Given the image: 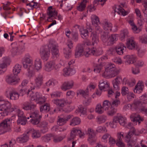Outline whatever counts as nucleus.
I'll return each mask as SVG.
<instances>
[{"label":"nucleus","instance_id":"obj_1","mask_svg":"<svg viewBox=\"0 0 147 147\" xmlns=\"http://www.w3.org/2000/svg\"><path fill=\"white\" fill-rule=\"evenodd\" d=\"M58 44L53 39H50L48 47L47 46H42L40 49L39 53L41 58L44 60H47L50 55V50L54 58L55 57H58L59 56V51Z\"/></svg>","mask_w":147,"mask_h":147},{"label":"nucleus","instance_id":"obj_2","mask_svg":"<svg viewBox=\"0 0 147 147\" xmlns=\"http://www.w3.org/2000/svg\"><path fill=\"white\" fill-rule=\"evenodd\" d=\"M132 125V124L131 123L128 124V127L130 129L125 138V141L127 143V145L128 147H132L135 145L137 139L136 136H139L140 134L142 133V131H139L133 127L131 128Z\"/></svg>","mask_w":147,"mask_h":147},{"label":"nucleus","instance_id":"obj_3","mask_svg":"<svg viewBox=\"0 0 147 147\" xmlns=\"http://www.w3.org/2000/svg\"><path fill=\"white\" fill-rule=\"evenodd\" d=\"M15 105L12 106L11 103L7 101L3 104L0 105V110L3 112L0 113V119H2L3 116L9 115L11 112L13 111V108L16 109L14 107Z\"/></svg>","mask_w":147,"mask_h":147},{"label":"nucleus","instance_id":"obj_4","mask_svg":"<svg viewBox=\"0 0 147 147\" xmlns=\"http://www.w3.org/2000/svg\"><path fill=\"white\" fill-rule=\"evenodd\" d=\"M144 105H147V102H143L140 100H137L134 101L131 106V109L133 108L136 110L139 109L141 112L147 115V108Z\"/></svg>","mask_w":147,"mask_h":147},{"label":"nucleus","instance_id":"obj_5","mask_svg":"<svg viewBox=\"0 0 147 147\" xmlns=\"http://www.w3.org/2000/svg\"><path fill=\"white\" fill-rule=\"evenodd\" d=\"M5 95L7 98L13 100L18 99L19 96L18 93L14 88L11 87L8 88L6 89Z\"/></svg>","mask_w":147,"mask_h":147},{"label":"nucleus","instance_id":"obj_6","mask_svg":"<svg viewBox=\"0 0 147 147\" xmlns=\"http://www.w3.org/2000/svg\"><path fill=\"white\" fill-rule=\"evenodd\" d=\"M10 119H7L3 120L0 123V135L11 130V129L10 126Z\"/></svg>","mask_w":147,"mask_h":147},{"label":"nucleus","instance_id":"obj_7","mask_svg":"<svg viewBox=\"0 0 147 147\" xmlns=\"http://www.w3.org/2000/svg\"><path fill=\"white\" fill-rule=\"evenodd\" d=\"M19 80L20 79L18 78L17 76L13 74L8 75L5 78L6 82L11 85L17 84L19 82Z\"/></svg>","mask_w":147,"mask_h":147},{"label":"nucleus","instance_id":"obj_8","mask_svg":"<svg viewBox=\"0 0 147 147\" xmlns=\"http://www.w3.org/2000/svg\"><path fill=\"white\" fill-rule=\"evenodd\" d=\"M38 111H35L30 114V117L31 118L30 122L33 125L38 124L40 121L41 116L38 114Z\"/></svg>","mask_w":147,"mask_h":147},{"label":"nucleus","instance_id":"obj_9","mask_svg":"<svg viewBox=\"0 0 147 147\" xmlns=\"http://www.w3.org/2000/svg\"><path fill=\"white\" fill-rule=\"evenodd\" d=\"M12 49L11 51L12 54L14 55H18L22 52V51L24 49V47H22L16 42L11 44Z\"/></svg>","mask_w":147,"mask_h":147},{"label":"nucleus","instance_id":"obj_10","mask_svg":"<svg viewBox=\"0 0 147 147\" xmlns=\"http://www.w3.org/2000/svg\"><path fill=\"white\" fill-rule=\"evenodd\" d=\"M35 82V86L31 87V90L34 89L35 87L37 88H40L42 85L43 84V77L42 75L39 74L34 79Z\"/></svg>","mask_w":147,"mask_h":147},{"label":"nucleus","instance_id":"obj_11","mask_svg":"<svg viewBox=\"0 0 147 147\" xmlns=\"http://www.w3.org/2000/svg\"><path fill=\"white\" fill-rule=\"evenodd\" d=\"M67 47L64 48L63 52L65 57L68 59L71 57V49L73 48V43L71 42H69L67 44Z\"/></svg>","mask_w":147,"mask_h":147},{"label":"nucleus","instance_id":"obj_12","mask_svg":"<svg viewBox=\"0 0 147 147\" xmlns=\"http://www.w3.org/2000/svg\"><path fill=\"white\" fill-rule=\"evenodd\" d=\"M52 9V7L49 6L48 8L47 13L49 16V17L47 18V20L49 21H51L53 20V19H56V17L57 15V12L55 10H51Z\"/></svg>","mask_w":147,"mask_h":147},{"label":"nucleus","instance_id":"obj_13","mask_svg":"<svg viewBox=\"0 0 147 147\" xmlns=\"http://www.w3.org/2000/svg\"><path fill=\"white\" fill-rule=\"evenodd\" d=\"M31 99L34 100L38 101L39 104H42L45 102L44 98L42 97V96L39 93L36 92L33 96L30 95Z\"/></svg>","mask_w":147,"mask_h":147},{"label":"nucleus","instance_id":"obj_14","mask_svg":"<svg viewBox=\"0 0 147 147\" xmlns=\"http://www.w3.org/2000/svg\"><path fill=\"white\" fill-rule=\"evenodd\" d=\"M114 120L116 122L119 123L122 126L124 125L126 123V119L121 115L117 114L114 116Z\"/></svg>","mask_w":147,"mask_h":147},{"label":"nucleus","instance_id":"obj_15","mask_svg":"<svg viewBox=\"0 0 147 147\" xmlns=\"http://www.w3.org/2000/svg\"><path fill=\"white\" fill-rule=\"evenodd\" d=\"M84 49L83 45L78 44L77 46L75 53V56L76 58L81 56L83 55Z\"/></svg>","mask_w":147,"mask_h":147},{"label":"nucleus","instance_id":"obj_16","mask_svg":"<svg viewBox=\"0 0 147 147\" xmlns=\"http://www.w3.org/2000/svg\"><path fill=\"white\" fill-rule=\"evenodd\" d=\"M136 56L135 55H127L124 57L125 63L128 64L134 63L136 61Z\"/></svg>","mask_w":147,"mask_h":147},{"label":"nucleus","instance_id":"obj_17","mask_svg":"<svg viewBox=\"0 0 147 147\" xmlns=\"http://www.w3.org/2000/svg\"><path fill=\"white\" fill-rule=\"evenodd\" d=\"M36 106V105L30 103L28 102H26L22 104V108L25 110H32L34 109Z\"/></svg>","mask_w":147,"mask_h":147},{"label":"nucleus","instance_id":"obj_18","mask_svg":"<svg viewBox=\"0 0 147 147\" xmlns=\"http://www.w3.org/2000/svg\"><path fill=\"white\" fill-rule=\"evenodd\" d=\"M127 48L130 49H138V45L135 44V42L132 38H128L127 39Z\"/></svg>","mask_w":147,"mask_h":147},{"label":"nucleus","instance_id":"obj_19","mask_svg":"<svg viewBox=\"0 0 147 147\" xmlns=\"http://www.w3.org/2000/svg\"><path fill=\"white\" fill-rule=\"evenodd\" d=\"M92 44L91 45L94 47H96L99 42V40L98 36L97 35L96 32H93L91 33Z\"/></svg>","mask_w":147,"mask_h":147},{"label":"nucleus","instance_id":"obj_20","mask_svg":"<svg viewBox=\"0 0 147 147\" xmlns=\"http://www.w3.org/2000/svg\"><path fill=\"white\" fill-rule=\"evenodd\" d=\"M28 134H32V137L33 138H38L40 137V134L38 130H35L33 128H30L28 129L27 132Z\"/></svg>","mask_w":147,"mask_h":147},{"label":"nucleus","instance_id":"obj_21","mask_svg":"<svg viewBox=\"0 0 147 147\" xmlns=\"http://www.w3.org/2000/svg\"><path fill=\"white\" fill-rule=\"evenodd\" d=\"M10 62V59L9 57H4L0 62V68L3 69L6 67L7 65L9 64Z\"/></svg>","mask_w":147,"mask_h":147},{"label":"nucleus","instance_id":"obj_22","mask_svg":"<svg viewBox=\"0 0 147 147\" xmlns=\"http://www.w3.org/2000/svg\"><path fill=\"white\" fill-rule=\"evenodd\" d=\"M56 65L54 61H51L47 63L44 67L45 69L48 72L50 71L55 68Z\"/></svg>","mask_w":147,"mask_h":147},{"label":"nucleus","instance_id":"obj_23","mask_svg":"<svg viewBox=\"0 0 147 147\" xmlns=\"http://www.w3.org/2000/svg\"><path fill=\"white\" fill-rule=\"evenodd\" d=\"M130 117L133 122H138L139 124L143 120V119L140 117L139 115L137 114L136 113L132 114L130 116Z\"/></svg>","mask_w":147,"mask_h":147},{"label":"nucleus","instance_id":"obj_24","mask_svg":"<svg viewBox=\"0 0 147 147\" xmlns=\"http://www.w3.org/2000/svg\"><path fill=\"white\" fill-rule=\"evenodd\" d=\"M72 117V115H69L63 118H60L57 121V124L60 126L63 125Z\"/></svg>","mask_w":147,"mask_h":147},{"label":"nucleus","instance_id":"obj_25","mask_svg":"<svg viewBox=\"0 0 147 147\" xmlns=\"http://www.w3.org/2000/svg\"><path fill=\"white\" fill-rule=\"evenodd\" d=\"M122 79L120 77L117 76V77L112 81V84L114 89L116 90L119 89V85Z\"/></svg>","mask_w":147,"mask_h":147},{"label":"nucleus","instance_id":"obj_26","mask_svg":"<svg viewBox=\"0 0 147 147\" xmlns=\"http://www.w3.org/2000/svg\"><path fill=\"white\" fill-rule=\"evenodd\" d=\"M109 84L108 83L107 81L104 80H101L99 82L98 85L99 89L100 90L107 89L109 87Z\"/></svg>","mask_w":147,"mask_h":147},{"label":"nucleus","instance_id":"obj_27","mask_svg":"<svg viewBox=\"0 0 147 147\" xmlns=\"http://www.w3.org/2000/svg\"><path fill=\"white\" fill-rule=\"evenodd\" d=\"M26 66L24 67L25 68L27 69L28 71V75L29 77H32L34 74V68H33L32 65L28 64V63H26Z\"/></svg>","mask_w":147,"mask_h":147},{"label":"nucleus","instance_id":"obj_28","mask_svg":"<svg viewBox=\"0 0 147 147\" xmlns=\"http://www.w3.org/2000/svg\"><path fill=\"white\" fill-rule=\"evenodd\" d=\"M74 85V82L72 80L65 82L62 85V89L65 91L71 88Z\"/></svg>","mask_w":147,"mask_h":147},{"label":"nucleus","instance_id":"obj_29","mask_svg":"<svg viewBox=\"0 0 147 147\" xmlns=\"http://www.w3.org/2000/svg\"><path fill=\"white\" fill-rule=\"evenodd\" d=\"M116 36L117 35L115 34H112L110 36H109L107 45H111L115 42L117 40Z\"/></svg>","mask_w":147,"mask_h":147},{"label":"nucleus","instance_id":"obj_30","mask_svg":"<svg viewBox=\"0 0 147 147\" xmlns=\"http://www.w3.org/2000/svg\"><path fill=\"white\" fill-rule=\"evenodd\" d=\"M124 48H126L124 45L122 43H120L115 48V52L117 54L122 55L123 53Z\"/></svg>","mask_w":147,"mask_h":147},{"label":"nucleus","instance_id":"obj_31","mask_svg":"<svg viewBox=\"0 0 147 147\" xmlns=\"http://www.w3.org/2000/svg\"><path fill=\"white\" fill-rule=\"evenodd\" d=\"M143 88V83L139 81L137 85L135 86V88L134 90V92L135 93L139 94L142 90Z\"/></svg>","mask_w":147,"mask_h":147},{"label":"nucleus","instance_id":"obj_32","mask_svg":"<svg viewBox=\"0 0 147 147\" xmlns=\"http://www.w3.org/2000/svg\"><path fill=\"white\" fill-rule=\"evenodd\" d=\"M91 53L94 55L99 56L102 54V51L101 49H96V47H93L91 49Z\"/></svg>","mask_w":147,"mask_h":147},{"label":"nucleus","instance_id":"obj_33","mask_svg":"<svg viewBox=\"0 0 147 147\" xmlns=\"http://www.w3.org/2000/svg\"><path fill=\"white\" fill-rule=\"evenodd\" d=\"M52 102L57 106L61 107H64L66 102L64 99L53 100H52Z\"/></svg>","mask_w":147,"mask_h":147},{"label":"nucleus","instance_id":"obj_34","mask_svg":"<svg viewBox=\"0 0 147 147\" xmlns=\"http://www.w3.org/2000/svg\"><path fill=\"white\" fill-rule=\"evenodd\" d=\"M115 12H117L119 14H121L123 16H125L128 14V12L126 11L120 5H118L116 7Z\"/></svg>","mask_w":147,"mask_h":147},{"label":"nucleus","instance_id":"obj_35","mask_svg":"<svg viewBox=\"0 0 147 147\" xmlns=\"http://www.w3.org/2000/svg\"><path fill=\"white\" fill-rule=\"evenodd\" d=\"M115 66L114 64H110L107 65L105 68L104 75L105 76L115 69Z\"/></svg>","mask_w":147,"mask_h":147},{"label":"nucleus","instance_id":"obj_36","mask_svg":"<svg viewBox=\"0 0 147 147\" xmlns=\"http://www.w3.org/2000/svg\"><path fill=\"white\" fill-rule=\"evenodd\" d=\"M50 110V105L48 103H45L40 107V111L41 112H48Z\"/></svg>","mask_w":147,"mask_h":147},{"label":"nucleus","instance_id":"obj_37","mask_svg":"<svg viewBox=\"0 0 147 147\" xmlns=\"http://www.w3.org/2000/svg\"><path fill=\"white\" fill-rule=\"evenodd\" d=\"M63 73L65 76H71L74 74L75 71L74 69L67 67L63 69Z\"/></svg>","mask_w":147,"mask_h":147},{"label":"nucleus","instance_id":"obj_38","mask_svg":"<svg viewBox=\"0 0 147 147\" xmlns=\"http://www.w3.org/2000/svg\"><path fill=\"white\" fill-rule=\"evenodd\" d=\"M102 26L105 30L110 31L112 30V24L106 21H104L102 24Z\"/></svg>","mask_w":147,"mask_h":147},{"label":"nucleus","instance_id":"obj_39","mask_svg":"<svg viewBox=\"0 0 147 147\" xmlns=\"http://www.w3.org/2000/svg\"><path fill=\"white\" fill-rule=\"evenodd\" d=\"M109 32H104L102 34L101 38L103 42L107 44L108 42L109 36Z\"/></svg>","mask_w":147,"mask_h":147},{"label":"nucleus","instance_id":"obj_40","mask_svg":"<svg viewBox=\"0 0 147 147\" xmlns=\"http://www.w3.org/2000/svg\"><path fill=\"white\" fill-rule=\"evenodd\" d=\"M78 129L75 128H73L70 133V136L68 138V140H71L74 139L76 136L78 135Z\"/></svg>","mask_w":147,"mask_h":147},{"label":"nucleus","instance_id":"obj_41","mask_svg":"<svg viewBox=\"0 0 147 147\" xmlns=\"http://www.w3.org/2000/svg\"><path fill=\"white\" fill-rule=\"evenodd\" d=\"M47 123L45 121H43L41 122L38 126L40 127L43 128L44 129H41L40 130L41 132L44 134L48 131V128L47 127Z\"/></svg>","mask_w":147,"mask_h":147},{"label":"nucleus","instance_id":"obj_42","mask_svg":"<svg viewBox=\"0 0 147 147\" xmlns=\"http://www.w3.org/2000/svg\"><path fill=\"white\" fill-rule=\"evenodd\" d=\"M29 139V135L24 134L21 137L18 138L17 140L19 143H23L26 142Z\"/></svg>","mask_w":147,"mask_h":147},{"label":"nucleus","instance_id":"obj_43","mask_svg":"<svg viewBox=\"0 0 147 147\" xmlns=\"http://www.w3.org/2000/svg\"><path fill=\"white\" fill-rule=\"evenodd\" d=\"M34 69L38 70L42 68V63L41 60L39 59H36L34 64Z\"/></svg>","mask_w":147,"mask_h":147},{"label":"nucleus","instance_id":"obj_44","mask_svg":"<svg viewBox=\"0 0 147 147\" xmlns=\"http://www.w3.org/2000/svg\"><path fill=\"white\" fill-rule=\"evenodd\" d=\"M53 137V135L51 133L45 135L41 138L42 140L45 142H48L51 140V138Z\"/></svg>","mask_w":147,"mask_h":147},{"label":"nucleus","instance_id":"obj_45","mask_svg":"<svg viewBox=\"0 0 147 147\" xmlns=\"http://www.w3.org/2000/svg\"><path fill=\"white\" fill-rule=\"evenodd\" d=\"M80 32L81 36L82 38L86 39L88 37V30L82 28L80 29Z\"/></svg>","mask_w":147,"mask_h":147},{"label":"nucleus","instance_id":"obj_46","mask_svg":"<svg viewBox=\"0 0 147 147\" xmlns=\"http://www.w3.org/2000/svg\"><path fill=\"white\" fill-rule=\"evenodd\" d=\"M80 119L78 117H76L71 120L70 124L71 125L74 126L80 124Z\"/></svg>","mask_w":147,"mask_h":147},{"label":"nucleus","instance_id":"obj_47","mask_svg":"<svg viewBox=\"0 0 147 147\" xmlns=\"http://www.w3.org/2000/svg\"><path fill=\"white\" fill-rule=\"evenodd\" d=\"M87 2V0H83L80 5L77 8L78 10L80 11H82L84 10L86 7Z\"/></svg>","mask_w":147,"mask_h":147},{"label":"nucleus","instance_id":"obj_48","mask_svg":"<svg viewBox=\"0 0 147 147\" xmlns=\"http://www.w3.org/2000/svg\"><path fill=\"white\" fill-rule=\"evenodd\" d=\"M29 119V117L26 118V117H23L18 118L17 121V123L18 124H20L22 125H25L27 122L26 119Z\"/></svg>","mask_w":147,"mask_h":147},{"label":"nucleus","instance_id":"obj_49","mask_svg":"<svg viewBox=\"0 0 147 147\" xmlns=\"http://www.w3.org/2000/svg\"><path fill=\"white\" fill-rule=\"evenodd\" d=\"M21 67L22 66L21 65L18 64H16L13 69V74L17 76L21 71Z\"/></svg>","mask_w":147,"mask_h":147},{"label":"nucleus","instance_id":"obj_50","mask_svg":"<svg viewBox=\"0 0 147 147\" xmlns=\"http://www.w3.org/2000/svg\"><path fill=\"white\" fill-rule=\"evenodd\" d=\"M14 107H15L16 109L13 108V111H15L17 112V115L19 118L23 117H25V116L24 115V112L21 110H20L18 107L16 106H14Z\"/></svg>","mask_w":147,"mask_h":147},{"label":"nucleus","instance_id":"obj_51","mask_svg":"<svg viewBox=\"0 0 147 147\" xmlns=\"http://www.w3.org/2000/svg\"><path fill=\"white\" fill-rule=\"evenodd\" d=\"M128 36V32L127 30L124 29L122 31L120 35V38L123 40L125 38H127Z\"/></svg>","mask_w":147,"mask_h":147},{"label":"nucleus","instance_id":"obj_52","mask_svg":"<svg viewBox=\"0 0 147 147\" xmlns=\"http://www.w3.org/2000/svg\"><path fill=\"white\" fill-rule=\"evenodd\" d=\"M28 63V64H30V65H32V60L29 56L26 57L24 59L23 62V66L26 67V64Z\"/></svg>","mask_w":147,"mask_h":147},{"label":"nucleus","instance_id":"obj_53","mask_svg":"<svg viewBox=\"0 0 147 147\" xmlns=\"http://www.w3.org/2000/svg\"><path fill=\"white\" fill-rule=\"evenodd\" d=\"M119 73V71L115 67V69L112 70L110 73H109L108 75H107L106 76L109 77V78L114 77L116 76Z\"/></svg>","mask_w":147,"mask_h":147},{"label":"nucleus","instance_id":"obj_54","mask_svg":"<svg viewBox=\"0 0 147 147\" xmlns=\"http://www.w3.org/2000/svg\"><path fill=\"white\" fill-rule=\"evenodd\" d=\"M95 111L98 114H102L103 113L105 110L100 104H98L96 106Z\"/></svg>","mask_w":147,"mask_h":147},{"label":"nucleus","instance_id":"obj_55","mask_svg":"<svg viewBox=\"0 0 147 147\" xmlns=\"http://www.w3.org/2000/svg\"><path fill=\"white\" fill-rule=\"evenodd\" d=\"M111 103L108 100H105L103 102L102 108L105 111L108 110L110 107Z\"/></svg>","mask_w":147,"mask_h":147},{"label":"nucleus","instance_id":"obj_56","mask_svg":"<svg viewBox=\"0 0 147 147\" xmlns=\"http://www.w3.org/2000/svg\"><path fill=\"white\" fill-rule=\"evenodd\" d=\"M117 111V110L116 109L113 107L111 106V107L108 111L107 114L109 116H113L116 113Z\"/></svg>","mask_w":147,"mask_h":147},{"label":"nucleus","instance_id":"obj_57","mask_svg":"<svg viewBox=\"0 0 147 147\" xmlns=\"http://www.w3.org/2000/svg\"><path fill=\"white\" fill-rule=\"evenodd\" d=\"M32 92L31 91L30 89H28L27 88H22L20 90V93L22 96H23L24 94H27L28 95L29 93L31 94Z\"/></svg>","mask_w":147,"mask_h":147},{"label":"nucleus","instance_id":"obj_58","mask_svg":"<svg viewBox=\"0 0 147 147\" xmlns=\"http://www.w3.org/2000/svg\"><path fill=\"white\" fill-rule=\"evenodd\" d=\"M97 122L99 124H101L105 122L107 119V117L105 115H101L97 118Z\"/></svg>","mask_w":147,"mask_h":147},{"label":"nucleus","instance_id":"obj_59","mask_svg":"<svg viewBox=\"0 0 147 147\" xmlns=\"http://www.w3.org/2000/svg\"><path fill=\"white\" fill-rule=\"evenodd\" d=\"M96 131L99 133H104L107 132V130L105 127L99 126L97 127Z\"/></svg>","mask_w":147,"mask_h":147},{"label":"nucleus","instance_id":"obj_60","mask_svg":"<svg viewBox=\"0 0 147 147\" xmlns=\"http://www.w3.org/2000/svg\"><path fill=\"white\" fill-rule=\"evenodd\" d=\"M95 136H88V141L91 144H92L96 140Z\"/></svg>","mask_w":147,"mask_h":147},{"label":"nucleus","instance_id":"obj_61","mask_svg":"<svg viewBox=\"0 0 147 147\" xmlns=\"http://www.w3.org/2000/svg\"><path fill=\"white\" fill-rule=\"evenodd\" d=\"M102 67V65L101 64H97L95 67L94 71L96 73H99L101 70Z\"/></svg>","mask_w":147,"mask_h":147},{"label":"nucleus","instance_id":"obj_62","mask_svg":"<svg viewBox=\"0 0 147 147\" xmlns=\"http://www.w3.org/2000/svg\"><path fill=\"white\" fill-rule=\"evenodd\" d=\"M62 94V92L58 91L54 92L51 94V96L52 98L59 97Z\"/></svg>","mask_w":147,"mask_h":147},{"label":"nucleus","instance_id":"obj_63","mask_svg":"<svg viewBox=\"0 0 147 147\" xmlns=\"http://www.w3.org/2000/svg\"><path fill=\"white\" fill-rule=\"evenodd\" d=\"M75 95L74 92L71 91H69L67 92L66 96L67 98L71 99L73 98Z\"/></svg>","mask_w":147,"mask_h":147},{"label":"nucleus","instance_id":"obj_64","mask_svg":"<svg viewBox=\"0 0 147 147\" xmlns=\"http://www.w3.org/2000/svg\"><path fill=\"white\" fill-rule=\"evenodd\" d=\"M130 92L129 91L128 88L125 86H123L121 89V94L123 96H125Z\"/></svg>","mask_w":147,"mask_h":147}]
</instances>
